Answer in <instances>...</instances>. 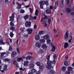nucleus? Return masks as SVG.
I'll use <instances>...</instances> for the list:
<instances>
[{"label":"nucleus","mask_w":74,"mask_h":74,"mask_svg":"<svg viewBox=\"0 0 74 74\" xmlns=\"http://www.w3.org/2000/svg\"><path fill=\"white\" fill-rule=\"evenodd\" d=\"M49 58H50V55L47 56V61H46L45 62V64H47L46 66V68H47V69H49L52 67L51 66H50V67H49V66L50 65V64L51 63V61H50Z\"/></svg>","instance_id":"1"},{"label":"nucleus","mask_w":74,"mask_h":74,"mask_svg":"<svg viewBox=\"0 0 74 74\" xmlns=\"http://www.w3.org/2000/svg\"><path fill=\"white\" fill-rule=\"evenodd\" d=\"M39 4H40V8L41 9H43V5L46 4V5H47L48 4V2L47 1L45 2L40 1L39 3Z\"/></svg>","instance_id":"2"},{"label":"nucleus","mask_w":74,"mask_h":74,"mask_svg":"<svg viewBox=\"0 0 74 74\" xmlns=\"http://www.w3.org/2000/svg\"><path fill=\"white\" fill-rule=\"evenodd\" d=\"M15 17V15L14 14L12 13V16H10L9 18L10 19V21H11V22L10 23V25L11 26H14V24L12 22L14 21V17Z\"/></svg>","instance_id":"3"},{"label":"nucleus","mask_w":74,"mask_h":74,"mask_svg":"<svg viewBox=\"0 0 74 74\" xmlns=\"http://www.w3.org/2000/svg\"><path fill=\"white\" fill-rule=\"evenodd\" d=\"M34 28L32 29H31V28H29L28 29H26L25 28H21V32H25V31H26L27 30V32H28V34H32V32H33V30H34Z\"/></svg>","instance_id":"4"},{"label":"nucleus","mask_w":74,"mask_h":74,"mask_svg":"<svg viewBox=\"0 0 74 74\" xmlns=\"http://www.w3.org/2000/svg\"><path fill=\"white\" fill-rule=\"evenodd\" d=\"M32 73H29L28 74H40V72H38L36 73L33 74V73H37V71L35 69H33L31 70Z\"/></svg>","instance_id":"5"},{"label":"nucleus","mask_w":74,"mask_h":74,"mask_svg":"<svg viewBox=\"0 0 74 74\" xmlns=\"http://www.w3.org/2000/svg\"><path fill=\"white\" fill-rule=\"evenodd\" d=\"M40 13L43 16H44V18H42L41 20V22H42L44 20V19H46L47 18V16L45 15V13L42 11H40Z\"/></svg>","instance_id":"6"},{"label":"nucleus","mask_w":74,"mask_h":74,"mask_svg":"<svg viewBox=\"0 0 74 74\" xmlns=\"http://www.w3.org/2000/svg\"><path fill=\"white\" fill-rule=\"evenodd\" d=\"M56 63V61L55 60H54L52 62L51 61V63L50 64V65H49V67H50V66H51V67L49 69H51L52 68H53V67L54 66V64Z\"/></svg>","instance_id":"7"},{"label":"nucleus","mask_w":74,"mask_h":74,"mask_svg":"<svg viewBox=\"0 0 74 74\" xmlns=\"http://www.w3.org/2000/svg\"><path fill=\"white\" fill-rule=\"evenodd\" d=\"M31 23L29 22H26L25 23V26L26 27H30V25H31Z\"/></svg>","instance_id":"8"},{"label":"nucleus","mask_w":74,"mask_h":74,"mask_svg":"<svg viewBox=\"0 0 74 74\" xmlns=\"http://www.w3.org/2000/svg\"><path fill=\"white\" fill-rule=\"evenodd\" d=\"M24 59H26V58L25 56H23L21 58H18L17 60V61L18 62H21V61L22 60H23Z\"/></svg>","instance_id":"9"},{"label":"nucleus","mask_w":74,"mask_h":74,"mask_svg":"<svg viewBox=\"0 0 74 74\" xmlns=\"http://www.w3.org/2000/svg\"><path fill=\"white\" fill-rule=\"evenodd\" d=\"M63 46L64 47V48H67L69 46V43L67 42H64L63 44Z\"/></svg>","instance_id":"10"},{"label":"nucleus","mask_w":74,"mask_h":74,"mask_svg":"<svg viewBox=\"0 0 74 74\" xmlns=\"http://www.w3.org/2000/svg\"><path fill=\"white\" fill-rule=\"evenodd\" d=\"M35 46L38 48H40L41 46V44L39 42H37L35 43Z\"/></svg>","instance_id":"11"},{"label":"nucleus","mask_w":74,"mask_h":74,"mask_svg":"<svg viewBox=\"0 0 74 74\" xmlns=\"http://www.w3.org/2000/svg\"><path fill=\"white\" fill-rule=\"evenodd\" d=\"M47 47H48V46H47L45 44H43L42 45V48L45 50H47Z\"/></svg>","instance_id":"12"},{"label":"nucleus","mask_w":74,"mask_h":74,"mask_svg":"<svg viewBox=\"0 0 74 74\" xmlns=\"http://www.w3.org/2000/svg\"><path fill=\"white\" fill-rule=\"evenodd\" d=\"M29 62L27 61H25L24 62V67H25V66H26V67H27V66H28L29 64Z\"/></svg>","instance_id":"13"},{"label":"nucleus","mask_w":74,"mask_h":74,"mask_svg":"<svg viewBox=\"0 0 74 74\" xmlns=\"http://www.w3.org/2000/svg\"><path fill=\"white\" fill-rule=\"evenodd\" d=\"M13 63L17 67H19V65L16 60H14L13 62Z\"/></svg>","instance_id":"14"},{"label":"nucleus","mask_w":74,"mask_h":74,"mask_svg":"<svg viewBox=\"0 0 74 74\" xmlns=\"http://www.w3.org/2000/svg\"><path fill=\"white\" fill-rule=\"evenodd\" d=\"M59 1H56L55 2V5L54 7V9H56L58 6V3Z\"/></svg>","instance_id":"15"},{"label":"nucleus","mask_w":74,"mask_h":74,"mask_svg":"<svg viewBox=\"0 0 74 74\" xmlns=\"http://www.w3.org/2000/svg\"><path fill=\"white\" fill-rule=\"evenodd\" d=\"M46 12L47 14H51L52 13V12L51 11V10L50 9H48L47 8V10L46 11Z\"/></svg>","instance_id":"16"},{"label":"nucleus","mask_w":74,"mask_h":74,"mask_svg":"<svg viewBox=\"0 0 74 74\" xmlns=\"http://www.w3.org/2000/svg\"><path fill=\"white\" fill-rule=\"evenodd\" d=\"M35 39L36 41L39 40H40V36L38 34H36L35 36Z\"/></svg>","instance_id":"17"},{"label":"nucleus","mask_w":74,"mask_h":74,"mask_svg":"<svg viewBox=\"0 0 74 74\" xmlns=\"http://www.w3.org/2000/svg\"><path fill=\"white\" fill-rule=\"evenodd\" d=\"M55 72L53 69L51 70L47 74H55Z\"/></svg>","instance_id":"18"},{"label":"nucleus","mask_w":74,"mask_h":74,"mask_svg":"<svg viewBox=\"0 0 74 74\" xmlns=\"http://www.w3.org/2000/svg\"><path fill=\"white\" fill-rule=\"evenodd\" d=\"M69 37V32L67 31L66 34L65 36H64V39H67Z\"/></svg>","instance_id":"19"},{"label":"nucleus","mask_w":74,"mask_h":74,"mask_svg":"<svg viewBox=\"0 0 74 74\" xmlns=\"http://www.w3.org/2000/svg\"><path fill=\"white\" fill-rule=\"evenodd\" d=\"M16 52L14 51L13 52H12L11 55V56L12 57H13L14 58L15 57V56H16Z\"/></svg>","instance_id":"20"},{"label":"nucleus","mask_w":74,"mask_h":74,"mask_svg":"<svg viewBox=\"0 0 74 74\" xmlns=\"http://www.w3.org/2000/svg\"><path fill=\"white\" fill-rule=\"evenodd\" d=\"M49 38V36L47 34L43 36V39H47V38Z\"/></svg>","instance_id":"21"},{"label":"nucleus","mask_w":74,"mask_h":74,"mask_svg":"<svg viewBox=\"0 0 74 74\" xmlns=\"http://www.w3.org/2000/svg\"><path fill=\"white\" fill-rule=\"evenodd\" d=\"M63 0H62L60 2V6L61 7H63V5H64Z\"/></svg>","instance_id":"22"},{"label":"nucleus","mask_w":74,"mask_h":74,"mask_svg":"<svg viewBox=\"0 0 74 74\" xmlns=\"http://www.w3.org/2000/svg\"><path fill=\"white\" fill-rule=\"evenodd\" d=\"M3 60V61H4V62H8L9 63H10V62H11L10 60L8 58L4 59Z\"/></svg>","instance_id":"23"},{"label":"nucleus","mask_w":74,"mask_h":74,"mask_svg":"<svg viewBox=\"0 0 74 74\" xmlns=\"http://www.w3.org/2000/svg\"><path fill=\"white\" fill-rule=\"evenodd\" d=\"M45 40L44 39H40L39 40V42H40V43H41V44H44V43L45 42Z\"/></svg>","instance_id":"24"},{"label":"nucleus","mask_w":74,"mask_h":74,"mask_svg":"<svg viewBox=\"0 0 74 74\" xmlns=\"http://www.w3.org/2000/svg\"><path fill=\"white\" fill-rule=\"evenodd\" d=\"M32 59V57L31 56H28L26 58V60H30Z\"/></svg>","instance_id":"25"},{"label":"nucleus","mask_w":74,"mask_h":74,"mask_svg":"<svg viewBox=\"0 0 74 74\" xmlns=\"http://www.w3.org/2000/svg\"><path fill=\"white\" fill-rule=\"evenodd\" d=\"M47 5V8H50V10H52L53 9V7L52 6H50L49 5H48V4Z\"/></svg>","instance_id":"26"},{"label":"nucleus","mask_w":74,"mask_h":74,"mask_svg":"<svg viewBox=\"0 0 74 74\" xmlns=\"http://www.w3.org/2000/svg\"><path fill=\"white\" fill-rule=\"evenodd\" d=\"M66 11L67 12L70 13L71 12V10L69 8H67L66 9Z\"/></svg>","instance_id":"27"},{"label":"nucleus","mask_w":74,"mask_h":74,"mask_svg":"<svg viewBox=\"0 0 74 74\" xmlns=\"http://www.w3.org/2000/svg\"><path fill=\"white\" fill-rule=\"evenodd\" d=\"M62 70L63 71H65L66 70V68L65 66H63L62 68Z\"/></svg>","instance_id":"28"},{"label":"nucleus","mask_w":74,"mask_h":74,"mask_svg":"<svg viewBox=\"0 0 74 74\" xmlns=\"http://www.w3.org/2000/svg\"><path fill=\"white\" fill-rule=\"evenodd\" d=\"M56 49V47H55V46H53L52 47V49L51 50V51H52V52H54Z\"/></svg>","instance_id":"29"},{"label":"nucleus","mask_w":74,"mask_h":74,"mask_svg":"<svg viewBox=\"0 0 74 74\" xmlns=\"http://www.w3.org/2000/svg\"><path fill=\"white\" fill-rule=\"evenodd\" d=\"M64 64L65 66H67L69 65V63H68V62L66 61H65L64 63Z\"/></svg>","instance_id":"30"},{"label":"nucleus","mask_w":74,"mask_h":74,"mask_svg":"<svg viewBox=\"0 0 74 74\" xmlns=\"http://www.w3.org/2000/svg\"><path fill=\"white\" fill-rule=\"evenodd\" d=\"M68 71H71L73 70V68L71 67H68Z\"/></svg>","instance_id":"31"},{"label":"nucleus","mask_w":74,"mask_h":74,"mask_svg":"<svg viewBox=\"0 0 74 74\" xmlns=\"http://www.w3.org/2000/svg\"><path fill=\"white\" fill-rule=\"evenodd\" d=\"M33 18H34L35 20H36L37 19V17L36 16H35L34 18L33 17L30 16V18L31 19V20H32L33 19Z\"/></svg>","instance_id":"32"},{"label":"nucleus","mask_w":74,"mask_h":74,"mask_svg":"<svg viewBox=\"0 0 74 74\" xmlns=\"http://www.w3.org/2000/svg\"><path fill=\"white\" fill-rule=\"evenodd\" d=\"M3 41V40H0V45H5V44Z\"/></svg>","instance_id":"33"},{"label":"nucleus","mask_w":74,"mask_h":74,"mask_svg":"<svg viewBox=\"0 0 74 74\" xmlns=\"http://www.w3.org/2000/svg\"><path fill=\"white\" fill-rule=\"evenodd\" d=\"M47 43L48 44H50V42H51V39H48L47 40Z\"/></svg>","instance_id":"34"},{"label":"nucleus","mask_w":74,"mask_h":74,"mask_svg":"<svg viewBox=\"0 0 74 74\" xmlns=\"http://www.w3.org/2000/svg\"><path fill=\"white\" fill-rule=\"evenodd\" d=\"M8 45L9 46V51H12V47L11 46H10V44L9 43L8 44Z\"/></svg>","instance_id":"35"},{"label":"nucleus","mask_w":74,"mask_h":74,"mask_svg":"<svg viewBox=\"0 0 74 74\" xmlns=\"http://www.w3.org/2000/svg\"><path fill=\"white\" fill-rule=\"evenodd\" d=\"M13 31L12 32H10V36L11 37H13L14 36V34H13Z\"/></svg>","instance_id":"36"},{"label":"nucleus","mask_w":74,"mask_h":74,"mask_svg":"<svg viewBox=\"0 0 74 74\" xmlns=\"http://www.w3.org/2000/svg\"><path fill=\"white\" fill-rule=\"evenodd\" d=\"M20 70H22L23 71H25L26 70V68H20Z\"/></svg>","instance_id":"37"},{"label":"nucleus","mask_w":74,"mask_h":74,"mask_svg":"<svg viewBox=\"0 0 74 74\" xmlns=\"http://www.w3.org/2000/svg\"><path fill=\"white\" fill-rule=\"evenodd\" d=\"M38 10H36L35 14L36 16H37L38 15Z\"/></svg>","instance_id":"38"},{"label":"nucleus","mask_w":74,"mask_h":74,"mask_svg":"<svg viewBox=\"0 0 74 74\" xmlns=\"http://www.w3.org/2000/svg\"><path fill=\"white\" fill-rule=\"evenodd\" d=\"M10 29V30H15V28L13 26H11Z\"/></svg>","instance_id":"39"},{"label":"nucleus","mask_w":74,"mask_h":74,"mask_svg":"<svg viewBox=\"0 0 74 74\" xmlns=\"http://www.w3.org/2000/svg\"><path fill=\"white\" fill-rule=\"evenodd\" d=\"M7 65H5L4 66L3 70H7Z\"/></svg>","instance_id":"40"},{"label":"nucleus","mask_w":74,"mask_h":74,"mask_svg":"<svg viewBox=\"0 0 74 74\" xmlns=\"http://www.w3.org/2000/svg\"><path fill=\"white\" fill-rule=\"evenodd\" d=\"M34 64H31L29 66L30 68H33L34 67Z\"/></svg>","instance_id":"41"},{"label":"nucleus","mask_w":74,"mask_h":74,"mask_svg":"<svg viewBox=\"0 0 74 74\" xmlns=\"http://www.w3.org/2000/svg\"><path fill=\"white\" fill-rule=\"evenodd\" d=\"M36 64L37 66H40L41 65V63L39 62H37L36 63Z\"/></svg>","instance_id":"42"},{"label":"nucleus","mask_w":74,"mask_h":74,"mask_svg":"<svg viewBox=\"0 0 74 74\" xmlns=\"http://www.w3.org/2000/svg\"><path fill=\"white\" fill-rule=\"evenodd\" d=\"M5 54H6V55L7 56L8 55L11 54V52H10L8 51L5 53Z\"/></svg>","instance_id":"43"},{"label":"nucleus","mask_w":74,"mask_h":74,"mask_svg":"<svg viewBox=\"0 0 74 74\" xmlns=\"http://www.w3.org/2000/svg\"><path fill=\"white\" fill-rule=\"evenodd\" d=\"M28 18H29V16L27 15H26V16H25L24 17V19H25V20H26V19H27Z\"/></svg>","instance_id":"44"},{"label":"nucleus","mask_w":74,"mask_h":74,"mask_svg":"<svg viewBox=\"0 0 74 74\" xmlns=\"http://www.w3.org/2000/svg\"><path fill=\"white\" fill-rule=\"evenodd\" d=\"M16 51L17 53H18V54H19V53H20V51H19V47H17V48Z\"/></svg>","instance_id":"45"},{"label":"nucleus","mask_w":74,"mask_h":74,"mask_svg":"<svg viewBox=\"0 0 74 74\" xmlns=\"http://www.w3.org/2000/svg\"><path fill=\"white\" fill-rule=\"evenodd\" d=\"M43 33H44V31H40L39 32V34H40V35H41V34H42Z\"/></svg>","instance_id":"46"},{"label":"nucleus","mask_w":74,"mask_h":74,"mask_svg":"<svg viewBox=\"0 0 74 74\" xmlns=\"http://www.w3.org/2000/svg\"><path fill=\"white\" fill-rule=\"evenodd\" d=\"M17 4V5H18V7L20 8H21V5L19 3H16Z\"/></svg>","instance_id":"47"},{"label":"nucleus","mask_w":74,"mask_h":74,"mask_svg":"<svg viewBox=\"0 0 74 74\" xmlns=\"http://www.w3.org/2000/svg\"><path fill=\"white\" fill-rule=\"evenodd\" d=\"M43 52V50H42V49H40L39 50V52L40 53H42Z\"/></svg>","instance_id":"48"},{"label":"nucleus","mask_w":74,"mask_h":74,"mask_svg":"<svg viewBox=\"0 0 74 74\" xmlns=\"http://www.w3.org/2000/svg\"><path fill=\"white\" fill-rule=\"evenodd\" d=\"M51 19L50 18H49L48 19V22L49 25L50 24V23H51Z\"/></svg>","instance_id":"49"},{"label":"nucleus","mask_w":74,"mask_h":74,"mask_svg":"<svg viewBox=\"0 0 74 74\" xmlns=\"http://www.w3.org/2000/svg\"><path fill=\"white\" fill-rule=\"evenodd\" d=\"M2 69V66H0V70L1 71V73H4V71L1 70V69Z\"/></svg>","instance_id":"50"},{"label":"nucleus","mask_w":74,"mask_h":74,"mask_svg":"<svg viewBox=\"0 0 74 74\" xmlns=\"http://www.w3.org/2000/svg\"><path fill=\"white\" fill-rule=\"evenodd\" d=\"M21 13H22V14H23V13L25 12V10H21Z\"/></svg>","instance_id":"51"},{"label":"nucleus","mask_w":74,"mask_h":74,"mask_svg":"<svg viewBox=\"0 0 74 74\" xmlns=\"http://www.w3.org/2000/svg\"><path fill=\"white\" fill-rule=\"evenodd\" d=\"M29 10L30 11V12H31V13H32V12H33V9H32L31 8H29Z\"/></svg>","instance_id":"52"},{"label":"nucleus","mask_w":74,"mask_h":74,"mask_svg":"<svg viewBox=\"0 0 74 74\" xmlns=\"http://www.w3.org/2000/svg\"><path fill=\"white\" fill-rule=\"evenodd\" d=\"M1 53V56H3V55H4L5 54V53Z\"/></svg>","instance_id":"53"},{"label":"nucleus","mask_w":74,"mask_h":74,"mask_svg":"<svg viewBox=\"0 0 74 74\" xmlns=\"http://www.w3.org/2000/svg\"><path fill=\"white\" fill-rule=\"evenodd\" d=\"M71 40H72V37L71 36V39H69V42H71Z\"/></svg>","instance_id":"54"},{"label":"nucleus","mask_w":74,"mask_h":74,"mask_svg":"<svg viewBox=\"0 0 74 74\" xmlns=\"http://www.w3.org/2000/svg\"><path fill=\"white\" fill-rule=\"evenodd\" d=\"M65 60H67V59H68V56H66L65 57Z\"/></svg>","instance_id":"55"},{"label":"nucleus","mask_w":74,"mask_h":74,"mask_svg":"<svg viewBox=\"0 0 74 74\" xmlns=\"http://www.w3.org/2000/svg\"><path fill=\"white\" fill-rule=\"evenodd\" d=\"M40 69H43V66H40L39 67Z\"/></svg>","instance_id":"56"},{"label":"nucleus","mask_w":74,"mask_h":74,"mask_svg":"<svg viewBox=\"0 0 74 74\" xmlns=\"http://www.w3.org/2000/svg\"><path fill=\"white\" fill-rule=\"evenodd\" d=\"M53 56L54 59H56V54H54V55Z\"/></svg>","instance_id":"57"},{"label":"nucleus","mask_w":74,"mask_h":74,"mask_svg":"<svg viewBox=\"0 0 74 74\" xmlns=\"http://www.w3.org/2000/svg\"><path fill=\"white\" fill-rule=\"evenodd\" d=\"M70 72L68 71L65 73V74H70Z\"/></svg>","instance_id":"58"},{"label":"nucleus","mask_w":74,"mask_h":74,"mask_svg":"<svg viewBox=\"0 0 74 74\" xmlns=\"http://www.w3.org/2000/svg\"><path fill=\"white\" fill-rule=\"evenodd\" d=\"M30 6V4L26 6L25 7L26 8H28V7H29Z\"/></svg>","instance_id":"59"},{"label":"nucleus","mask_w":74,"mask_h":74,"mask_svg":"<svg viewBox=\"0 0 74 74\" xmlns=\"http://www.w3.org/2000/svg\"><path fill=\"white\" fill-rule=\"evenodd\" d=\"M54 33H56L57 32V31L56 30V29H54Z\"/></svg>","instance_id":"60"},{"label":"nucleus","mask_w":74,"mask_h":74,"mask_svg":"<svg viewBox=\"0 0 74 74\" xmlns=\"http://www.w3.org/2000/svg\"><path fill=\"white\" fill-rule=\"evenodd\" d=\"M70 0H66V1L67 2V4H68L69 3V1Z\"/></svg>","instance_id":"61"},{"label":"nucleus","mask_w":74,"mask_h":74,"mask_svg":"<svg viewBox=\"0 0 74 74\" xmlns=\"http://www.w3.org/2000/svg\"><path fill=\"white\" fill-rule=\"evenodd\" d=\"M36 25H34V29H36Z\"/></svg>","instance_id":"62"},{"label":"nucleus","mask_w":74,"mask_h":74,"mask_svg":"<svg viewBox=\"0 0 74 74\" xmlns=\"http://www.w3.org/2000/svg\"><path fill=\"white\" fill-rule=\"evenodd\" d=\"M50 44H51V46H52L53 45H54V44L52 43H51Z\"/></svg>","instance_id":"63"},{"label":"nucleus","mask_w":74,"mask_h":74,"mask_svg":"<svg viewBox=\"0 0 74 74\" xmlns=\"http://www.w3.org/2000/svg\"><path fill=\"white\" fill-rule=\"evenodd\" d=\"M19 41V40H18V39L17 40V41H16V44H18V42Z\"/></svg>","instance_id":"64"}]
</instances>
